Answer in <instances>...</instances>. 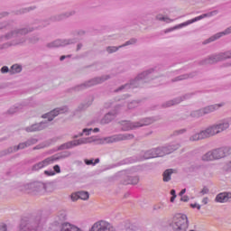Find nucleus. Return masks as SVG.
<instances>
[{
	"label": "nucleus",
	"mask_w": 231,
	"mask_h": 231,
	"mask_svg": "<svg viewBox=\"0 0 231 231\" xmlns=\"http://www.w3.org/2000/svg\"><path fill=\"white\" fill-rule=\"evenodd\" d=\"M71 15H75V11L55 14L51 16L50 19L39 22L38 26H27L23 28H15V23L14 21L0 23V30H10L7 34L0 39L8 40L12 39V37H17L18 35H28V33H32V32H35V30L46 28V26H49L51 23H59L60 21H64V19H68V17H71Z\"/></svg>",
	"instance_id": "f257e3e1"
},
{
	"label": "nucleus",
	"mask_w": 231,
	"mask_h": 231,
	"mask_svg": "<svg viewBox=\"0 0 231 231\" xmlns=\"http://www.w3.org/2000/svg\"><path fill=\"white\" fill-rule=\"evenodd\" d=\"M152 73H154V69H149L139 73L137 77L134 79H131L129 83H126L116 89V93H118V91H122L124 89H131V88H142L143 83L147 82V79H149Z\"/></svg>",
	"instance_id": "f03ea898"
},
{
	"label": "nucleus",
	"mask_w": 231,
	"mask_h": 231,
	"mask_svg": "<svg viewBox=\"0 0 231 231\" xmlns=\"http://www.w3.org/2000/svg\"><path fill=\"white\" fill-rule=\"evenodd\" d=\"M180 144H168L166 146H162L158 148H153L146 151L143 153L144 160H151V158H158L162 156H165L167 154H171L174 152V151H178Z\"/></svg>",
	"instance_id": "7ed1b4c3"
},
{
	"label": "nucleus",
	"mask_w": 231,
	"mask_h": 231,
	"mask_svg": "<svg viewBox=\"0 0 231 231\" xmlns=\"http://www.w3.org/2000/svg\"><path fill=\"white\" fill-rule=\"evenodd\" d=\"M229 154H231V148L223 146L207 152L201 156L200 160L201 162H216L217 160H222V158H226Z\"/></svg>",
	"instance_id": "20e7f679"
},
{
	"label": "nucleus",
	"mask_w": 231,
	"mask_h": 231,
	"mask_svg": "<svg viewBox=\"0 0 231 231\" xmlns=\"http://www.w3.org/2000/svg\"><path fill=\"white\" fill-rule=\"evenodd\" d=\"M154 122H156L154 117H146L136 122L121 121L119 124L121 125V130L123 131H134V129H140V127L151 125V124H154Z\"/></svg>",
	"instance_id": "39448f33"
},
{
	"label": "nucleus",
	"mask_w": 231,
	"mask_h": 231,
	"mask_svg": "<svg viewBox=\"0 0 231 231\" xmlns=\"http://www.w3.org/2000/svg\"><path fill=\"white\" fill-rule=\"evenodd\" d=\"M170 226L173 231H187V228H189V217L185 214L178 213L172 217Z\"/></svg>",
	"instance_id": "423d86ee"
},
{
	"label": "nucleus",
	"mask_w": 231,
	"mask_h": 231,
	"mask_svg": "<svg viewBox=\"0 0 231 231\" xmlns=\"http://www.w3.org/2000/svg\"><path fill=\"white\" fill-rule=\"evenodd\" d=\"M7 33L0 36V42H3V41H7L6 38L1 39V37H5V35H7ZM24 35H26V34H19L18 36H14V37L8 39V41L14 39L12 42L11 46H19V44H24V42H26V41H28L29 44H37V42H39V37L31 36L29 38H26V36H24Z\"/></svg>",
	"instance_id": "0eeeda50"
},
{
	"label": "nucleus",
	"mask_w": 231,
	"mask_h": 231,
	"mask_svg": "<svg viewBox=\"0 0 231 231\" xmlns=\"http://www.w3.org/2000/svg\"><path fill=\"white\" fill-rule=\"evenodd\" d=\"M226 59H231V51L213 54L199 61V64L200 66H207V64H216L217 62H221L222 60H226Z\"/></svg>",
	"instance_id": "6e6552de"
},
{
	"label": "nucleus",
	"mask_w": 231,
	"mask_h": 231,
	"mask_svg": "<svg viewBox=\"0 0 231 231\" xmlns=\"http://www.w3.org/2000/svg\"><path fill=\"white\" fill-rule=\"evenodd\" d=\"M111 79L110 75H104L101 77L94 78L83 84L77 85L73 88L74 91H82L84 89H88V88H91L93 86H97V84H102L103 82H106V80H109Z\"/></svg>",
	"instance_id": "1a4fd4ad"
},
{
	"label": "nucleus",
	"mask_w": 231,
	"mask_h": 231,
	"mask_svg": "<svg viewBox=\"0 0 231 231\" xmlns=\"http://www.w3.org/2000/svg\"><path fill=\"white\" fill-rule=\"evenodd\" d=\"M228 127H230V121H228V119H223L218 123L212 125L207 128L209 138L211 136H216V134H219V133H223V131H226Z\"/></svg>",
	"instance_id": "9d476101"
},
{
	"label": "nucleus",
	"mask_w": 231,
	"mask_h": 231,
	"mask_svg": "<svg viewBox=\"0 0 231 231\" xmlns=\"http://www.w3.org/2000/svg\"><path fill=\"white\" fill-rule=\"evenodd\" d=\"M219 107H223V104L210 105L199 110L192 111L190 116H192V118H201V116H205V115H210V113L217 111Z\"/></svg>",
	"instance_id": "9b49d317"
},
{
	"label": "nucleus",
	"mask_w": 231,
	"mask_h": 231,
	"mask_svg": "<svg viewBox=\"0 0 231 231\" xmlns=\"http://www.w3.org/2000/svg\"><path fill=\"white\" fill-rule=\"evenodd\" d=\"M216 14H217V11H212L210 13L201 14V15L197 16L191 20H188L187 22H184L175 27L166 29L164 31V33H169L170 32H174V30H178V28H183V26H189V24H192L193 23H198V21H201V19H205V17H212V15H216Z\"/></svg>",
	"instance_id": "f8f14e48"
},
{
	"label": "nucleus",
	"mask_w": 231,
	"mask_h": 231,
	"mask_svg": "<svg viewBox=\"0 0 231 231\" xmlns=\"http://www.w3.org/2000/svg\"><path fill=\"white\" fill-rule=\"evenodd\" d=\"M89 231H116L111 223L106 220H99L93 224Z\"/></svg>",
	"instance_id": "ddd939ff"
},
{
	"label": "nucleus",
	"mask_w": 231,
	"mask_h": 231,
	"mask_svg": "<svg viewBox=\"0 0 231 231\" xmlns=\"http://www.w3.org/2000/svg\"><path fill=\"white\" fill-rule=\"evenodd\" d=\"M134 138V134H118L106 138V142L107 143H115L116 142H125L126 140H133Z\"/></svg>",
	"instance_id": "4468645a"
},
{
	"label": "nucleus",
	"mask_w": 231,
	"mask_h": 231,
	"mask_svg": "<svg viewBox=\"0 0 231 231\" xmlns=\"http://www.w3.org/2000/svg\"><path fill=\"white\" fill-rule=\"evenodd\" d=\"M25 189H27V192L29 194H40V192H42L46 190V186L42 182H32L30 184H27L25 186Z\"/></svg>",
	"instance_id": "2eb2a0df"
},
{
	"label": "nucleus",
	"mask_w": 231,
	"mask_h": 231,
	"mask_svg": "<svg viewBox=\"0 0 231 231\" xmlns=\"http://www.w3.org/2000/svg\"><path fill=\"white\" fill-rule=\"evenodd\" d=\"M77 39H64V40H55L51 42L47 43V48H60L62 46H68L69 44H75Z\"/></svg>",
	"instance_id": "dca6fc26"
},
{
	"label": "nucleus",
	"mask_w": 231,
	"mask_h": 231,
	"mask_svg": "<svg viewBox=\"0 0 231 231\" xmlns=\"http://www.w3.org/2000/svg\"><path fill=\"white\" fill-rule=\"evenodd\" d=\"M88 139L81 138L78 140H73L67 142L59 146L58 151H64L66 149H73V147H77L78 145H82L84 143H88Z\"/></svg>",
	"instance_id": "f3484780"
},
{
	"label": "nucleus",
	"mask_w": 231,
	"mask_h": 231,
	"mask_svg": "<svg viewBox=\"0 0 231 231\" xmlns=\"http://www.w3.org/2000/svg\"><path fill=\"white\" fill-rule=\"evenodd\" d=\"M39 223L35 220H23L20 224L19 231H37Z\"/></svg>",
	"instance_id": "a211bd4d"
},
{
	"label": "nucleus",
	"mask_w": 231,
	"mask_h": 231,
	"mask_svg": "<svg viewBox=\"0 0 231 231\" xmlns=\"http://www.w3.org/2000/svg\"><path fill=\"white\" fill-rule=\"evenodd\" d=\"M64 113H68V106L55 108L51 112L42 116V118H48V122H51L55 116H59V115H62Z\"/></svg>",
	"instance_id": "6ab92c4d"
},
{
	"label": "nucleus",
	"mask_w": 231,
	"mask_h": 231,
	"mask_svg": "<svg viewBox=\"0 0 231 231\" xmlns=\"http://www.w3.org/2000/svg\"><path fill=\"white\" fill-rule=\"evenodd\" d=\"M192 97V94H185L182 97H176L172 100L167 101L162 104V107H171V106H178V104H181L184 100H189Z\"/></svg>",
	"instance_id": "aec40b11"
},
{
	"label": "nucleus",
	"mask_w": 231,
	"mask_h": 231,
	"mask_svg": "<svg viewBox=\"0 0 231 231\" xmlns=\"http://www.w3.org/2000/svg\"><path fill=\"white\" fill-rule=\"evenodd\" d=\"M47 124L48 122L35 123L33 125H31L30 126L25 127L24 131H26V133H37L39 131L46 129Z\"/></svg>",
	"instance_id": "412c9836"
},
{
	"label": "nucleus",
	"mask_w": 231,
	"mask_h": 231,
	"mask_svg": "<svg viewBox=\"0 0 231 231\" xmlns=\"http://www.w3.org/2000/svg\"><path fill=\"white\" fill-rule=\"evenodd\" d=\"M207 138H210V135L208 130L206 128L205 130L191 135L189 137V142H199V140H205Z\"/></svg>",
	"instance_id": "4be33fe9"
},
{
	"label": "nucleus",
	"mask_w": 231,
	"mask_h": 231,
	"mask_svg": "<svg viewBox=\"0 0 231 231\" xmlns=\"http://www.w3.org/2000/svg\"><path fill=\"white\" fill-rule=\"evenodd\" d=\"M231 33V26L226 28L225 31L218 32L213 36H211L209 39L203 42V44H208L209 42H214V41H217V39H221L223 35H230Z\"/></svg>",
	"instance_id": "5701e85b"
},
{
	"label": "nucleus",
	"mask_w": 231,
	"mask_h": 231,
	"mask_svg": "<svg viewBox=\"0 0 231 231\" xmlns=\"http://www.w3.org/2000/svg\"><path fill=\"white\" fill-rule=\"evenodd\" d=\"M53 163V159L51 157H48L43 161L34 164L32 168V171H41V169H44V167H48V165H51Z\"/></svg>",
	"instance_id": "b1692460"
},
{
	"label": "nucleus",
	"mask_w": 231,
	"mask_h": 231,
	"mask_svg": "<svg viewBox=\"0 0 231 231\" xmlns=\"http://www.w3.org/2000/svg\"><path fill=\"white\" fill-rule=\"evenodd\" d=\"M228 199H231V193L223 192L217 195L215 201L217 203H227Z\"/></svg>",
	"instance_id": "393cba45"
},
{
	"label": "nucleus",
	"mask_w": 231,
	"mask_h": 231,
	"mask_svg": "<svg viewBox=\"0 0 231 231\" xmlns=\"http://www.w3.org/2000/svg\"><path fill=\"white\" fill-rule=\"evenodd\" d=\"M116 115H118V113H116V111H115V110L112 112H108L102 118L101 124H109V123L113 122V120H115V118H116Z\"/></svg>",
	"instance_id": "a878e982"
},
{
	"label": "nucleus",
	"mask_w": 231,
	"mask_h": 231,
	"mask_svg": "<svg viewBox=\"0 0 231 231\" xmlns=\"http://www.w3.org/2000/svg\"><path fill=\"white\" fill-rule=\"evenodd\" d=\"M60 231H83V230L75 225L66 222L61 225Z\"/></svg>",
	"instance_id": "bb28decb"
},
{
	"label": "nucleus",
	"mask_w": 231,
	"mask_h": 231,
	"mask_svg": "<svg viewBox=\"0 0 231 231\" xmlns=\"http://www.w3.org/2000/svg\"><path fill=\"white\" fill-rule=\"evenodd\" d=\"M140 181L139 176H127L125 179L124 184L125 185H138Z\"/></svg>",
	"instance_id": "cd10ccee"
},
{
	"label": "nucleus",
	"mask_w": 231,
	"mask_h": 231,
	"mask_svg": "<svg viewBox=\"0 0 231 231\" xmlns=\"http://www.w3.org/2000/svg\"><path fill=\"white\" fill-rule=\"evenodd\" d=\"M193 77H196V72H191L189 74H183L180 76H178L171 79V82H180V80H187V79H193Z\"/></svg>",
	"instance_id": "c85d7f7f"
},
{
	"label": "nucleus",
	"mask_w": 231,
	"mask_h": 231,
	"mask_svg": "<svg viewBox=\"0 0 231 231\" xmlns=\"http://www.w3.org/2000/svg\"><path fill=\"white\" fill-rule=\"evenodd\" d=\"M69 156H71V152H61L60 154L52 155V156H51V158L52 159V162H57L58 160H62L64 158H69Z\"/></svg>",
	"instance_id": "c756f323"
},
{
	"label": "nucleus",
	"mask_w": 231,
	"mask_h": 231,
	"mask_svg": "<svg viewBox=\"0 0 231 231\" xmlns=\"http://www.w3.org/2000/svg\"><path fill=\"white\" fill-rule=\"evenodd\" d=\"M174 172L173 169H168L166 170L163 173H162V177H163V181L164 182H169L171 181V176H172Z\"/></svg>",
	"instance_id": "7c9ffc66"
},
{
	"label": "nucleus",
	"mask_w": 231,
	"mask_h": 231,
	"mask_svg": "<svg viewBox=\"0 0 231 231\" xmlns=\"http://www.w3.org/2000/svg\"><path fill=\"white\" fill-rule=\"evenodd\" d=\"M23 71V66L14 64L12 65L10 69V75H15L16 73H21Z\"/></svg>",
	"instance_id": "2f4dec72"
},
{
	"label": "nucleus",
	"mask_w": 231,
	"mask_h": 231,
	"mask_svg": "<svg viewBox=\"0 0 231 231\" xmlns=\"http://www.w3.org/2000/svg\"><path fill=\"white\" fill-rule=\"evenodd\" d=\"M23 107L24 106L23 105H17V106L11 107L7 113H8V115H15V113H19V111L23 110Z\"/></svg>",
	"instance_id": "473e14b6"
},
{
	"label": "nucleus",
	"mask_w": 231,
	"mask_h": 231,
	"mask_svg": "<svg viewBox=\"0 0 231 231\" xmlns=\"http://www.w3.org/2000/svg\"><path fill=\"white\" fill-rule=\"evenodd\" d=\"M26 147H28L26 142L20 143L18 145L11 146V148L13 149V152H17V151L26 149Z\"/></svg>",
	"instance_id": "72a5a7b5"
},
{
	"label": "nucleus",
	"mask_w": 231,
	"mask_h": 231,
	"mask_svg": "<svg viewBox=\"0 0 231 231\" xmlns=\"http://www.w3.org/2000/svg\"><path fill=\"white\" fill-rule=\"evenodd\" d=\"M91 131H93L94 133H98L100 131V129L95 128L93 130V128H84L83 132L81 134H79V136H83L84 133H85L86 136H89Z\"/></svg>",
	"instance_id": "f704fd0d"
},
{
	"label": "nucleus",
	"mask_w": 231,
	"mask_h": 231,
	"mask_svg": "<svg viewBox=\"0 0 231 231\" xmlns=\"http://www.w3.org/2000/svg\"><path fill=\"white\" fill-rule=\"evenodd\" d=\"M78 196L79 197V199H83L84 201L89 199V192L88 191H78Z\"/></svg>",
	"instance_id": "c9c22d12"
},
{
	"label": "nucleus",
	"mask_w": 231,
	"mask_h": 231,
	"mask_svg": "<svg viewBox=\"0 0 231 231\" xmlns=\"http://www.w3.org/2000/svg\"><path fill=\"white\" fill-rule=\"evenodd\" d=\"M156 21H162L163 23H172V19L163 16V14H157L155 16Z\"/></svg>",
	"instance_id": "e433bc0d"
},
{
	"label": "nucleus",
	"mask_w": 231,
	"mask_h": 231,
	"mask_svg": "<svg viewBox=\"0 0 231 231\" xmlns=\"http://www.w3.org/2000/svg\"><path fill=\"white\" fill-rule=\"evenodd\" d=\"M138 40L136 38H131L129 41L125 42L124 44L119 45V48H125V46H131L133 44H136Z\"/></svg>",
	"instance_id": "4c0bfd02"
},
{
	"label": "nucleus",
	"mask_w": 231,
	"mask_h": 231,
	"mask_svg": "<svg viewBox=\"0 0 231 231\" xmlns=\"http://www.w3.org/2000/svg\"><path fill=\"white\" fill-rule=\"evenodd\" d=\"M13 152H14V150L11 146V147L0 152V158H3L4 156H8V154H13Z\"/></svg>",
	"instance_id": "58836bf2"
},
{
	"label": "nucleus",
	"mask_w": 231,
	"mask_h": 231,
	"mask_svg": "<svg viewBox=\"0 0 231 231\" xmlns=\"http://www.w3.org/2000/svg\"><path fill=\"white\" fill-rule=\"evenodd\" d=\"M120 45L118 47L116 46H108L106 47V51L107 53H116V51H118V50H120Z\"/></svg>",
	"instance_id": "ea45409f"
},
{
	"label": "nucleus",
	"mask_w": 231,
	"mask_h": 231,
	"mask_svg": "<svg viewBox=\"0 0 231 231\" xmlns=\"http://www.w3.org/2000/svg\"><path fill=\"white\" fill-rule=\"evenodd\" d=\"M37 6H30L27 8L21 9L20 11L17 12V14H28V12H32V10H35Z\"/></svg>",
	"instance_id": "a19ab883"
},
{
	"label": "nucleus",
	"mask_w": 231,
	"mask_h": 231,
	"mask_svg": "<svg viewBox=\"0 0 231 231\" xmlns=\"http://www.w3.org/2000/svg\"><path fill=\"white\" fill-rule=\"evenodd\" d=\"M37 142H39V140H37L35 138H30L27 141H25V143H26L27 147H31V145H35V143H37Z\"/></svg>",
	"instance_id": "79ce46f5"
},
{
	"label": "nucleus",
	"mask_w": 231,
	"mask_h": 231,
	"mask_svg": "<svg viewBox=\"0 0 231 231\" xmlns=\"http://www.w3.org/2000/svg\"><path fill=\"white\" fill-rule=\"evenodd\" d=\"M184 133H187V129L182 128L180 130H175L172 134L173 136H180V134H184Z\"/></svg>",
	"instance_id": "37998d69"
},
{
	"label": "nucleus",
	"mask_w": 231,
	"mask_h": 231,
	"mask_svg": "<svg viewBox=\"0 0 231 231\" xmlns=\"http://www.w3.org/2000/svg\"><path fill=\"white\" fill-rule=\"evenodd\" d=\"M224 169H225V171H226L227 172H231V161L227 162L224 165Z\"/></svg>",
	"instance_id": "c03bdc74"
},
{
	"label": "nucleus",
	"mask_w": 231,
	"mask_h": 231,
	"mask_svg": "<svg viewBox=\"0 0 231 231\" xmlns=\"http://www.w3.org/2000/svg\"><path fill=\"white\" fill-rule=\"evenodd\" d=\"M138 106V102L133 101L130 104H128V109H134Z\"/></svg>",
	"instance_id": "a18cd8bd"
},
{
	"label": "nucleus",
	"mask_w": 231,
	"mask_h": 231,
	"mask_svg": "<svg viewBox=\"0 0 231 231\" xmlns=\"http://www.w3.org/2000/svg\"><path fill=\"white\" fill-rule=\"evenodd\" d=\"M71 199L73 201H77V199H80V198L79 197V191L76 192V193H72L71 196H70Z\"/></svg>",
	"instance_id": "49530a36"
},
{
	"label": "nucleus",
	"mask_w": 231,
	"mask_h": 231,
	"mask_svg": "<svg viewBox=\"0 0 231 231\" xmlns=\"http://www.w3.org/2000/svg\"><path fill=\"white\" fill-rule=\"evenodd\" d=\"M153 210H163V204H155L153 206Z\"/></svg>",
	"instance_id": "de8ad7c7"
},
{
	"label": "nucleus",
	"mask_w": 231,
	"mask_h": 231,
	"mask_svg": "<svg viewBox=\"0 0 231 231\" xmlns=\"http://www.w3.org/2000/svg\"><path fill=\"white\" fill-rule=\"evenodd\" d=\"M53 172H56L57 174H60V166H59V164H56L53 166Z\"/></svg>",
	"instance_id": "09e8293b"
},
{
	"label": "nucleus",
	"mask_w": 231,
	"mask_h": 231,
	"mask_svg": "<svg viewBox=\"0 0 231 231\" xmlns=\"http://www.w3.org/2000/svg\"><path fill=\"white\" fill-rule=\"evenodd\" d=\"M208 192H209V189H208V188H207V186H205V187L200 190V194H201L202 196H205V194H208Z\"/></svg>",
	"instance_id": "8fccbe9b"
},
{
	"label": "nucleus",
	"mask_w": 231,
	"mask_h": 231,
	"mask_svg": "<svg viewBox=\"0 0 231 231\" xmlns=\"http://www.w3.org/2000/svg\"><path fill=\"white\" fill-rule=\"evenodd\" d=\"M1 73H10V69H8V66L2 67Z\"/></svg>",
	"instance_id": "3c124183"
},
{
	"label": "nucleus",
	"mask_w": 231,
	"mask_h": 231,
	"mask_svg": "<svg viewBox=\"0 0 231 231\" xmlns=\"http://www.w3.org/2000/svg\"><path fill=\"white\" fill-rule=\"evenodd\" d=\"M93 159H85V163H86V165H95V163L93 162Z\"/></svg>",
	"instance_id": "603ef678"
},
{
	"label": "nucleus",
	"mask_w": 231,
	"mask_h": 231,
	"mask_svg": "<svg viewBox=\"0 0 231 231\" xmlns=\"http://www.w3.org/2000/svg\"><path fill=\"white\" fill-rule=\"evenodd\" d=\"M44 174L46 175V176H55V171H44Z\"/></svg>",
	"instance_id": "864d4df0"
},
{
	"label": "nucleus",
	"mask_w": 231,
	"mask_h": 231,
	"mask_svg": "<svg viewBox=\"0 0 231 231\" xmlns=\"http://www.w3.org/2000/svg\"><path fill=\"white\" fill-rule=\"evenodd\" d=\"M191 208H198V210H201V206L199 204H190Z\"/></svg>",
	"instance_id": "5fc2aeb1"
},
{
	"label": "nucleus",
	"mask_w": 231,
	"mask_h": 231,
	"mask_svg": "<svg viewBox=\"0 0 231 231\" xmlns=\"http://www.w3.org/2000/svg\"><path fill=\"white\" fill-rule=\"evenodd\" d=\"M180 201H184V203H187V201H189V196H181Z\"/></svg>",
	"instance_id": "6e6d98bb"
},
{
	"label": "nucleus",
	"mask_w": 231,
	"mask_h": 231,
	"mask_svg": "<svg viewBox=\"0 0 231 231\" xmlns=\"http://www.w3.org/2000/svg\"><path fill=\"white\" fill-rule=\"evenodd\" d=\"M202 203L204 204V205H207L208 203V198H204L203 199H202Z\"/></svg>",
	"instance_id": "4d7b16f0"
},
{
	"label": "nucleus",
	"mask_w": 231,
	"mask_h": 231,
	"mask_svg": "<svg viewBox=\"0 0 231 231\" xmlns=\"http://www.w3.org/2000/svg\"><path fill=\"white\" fill-rule=\"evenodd\" d=\"M187 192V189H181V191L180 192L179 196H183V194H185Z\"/></svg>",
	"instance_id": "13d9d810"
},
{
	"label": "nucleus",
	"mask_w": 231,
	"mask_h": 231,
	"mask_svg": "<svg viewBox=\"0 0 231 231\" xmlns=\"http://www.w3.org/2000/svg\"><path fill=\"white\" fill-rule=\"evenodd\" d=\"M82 43H79L78 45H77V51H79V50H82Z\"/></svg>",
	"instance_id": "bf43d9fd"
},
{
	"label": "nucleus",
	"mask_w": 231,
	"mask_h": 231,
	"mask_svg": "<svg viewBox=\"0 0 231 231\" xmlns=\"http://www.w3.org/2000/svg\"><path fill=\"white\" fill-rule=\"evenodd\" d=\"M6 46H8V43H5L3 45H0V50H5V48H6Z\"/></svg>",
	"instance_id": "052dcab7"
},
{
	"label": "nucleus",
	"mask_w": 231,
	"mask_h": 231,
	"mask_svg": "<svg viewBox=\"0 0 231 231\" xmlns=\"http://www.w3.org/2000/svg\"><path fill=\"white\" fill-rule=\"evenodd\" d=\"M0 231H6V226H0Z\"/></svg>",
	"instance_id": "680f3d73"
},
{
	"label": "nucleus",
	"mask_w": 231,
	"mask_h": 231,
	"mask_svg": "<svg viewBox=\"0 0 231 231\" xmlns=\"http://www.w3.org/2000/svg\"><path fill=\"white\" fill-rule=\"evenodd\" d=\"M175 199H176V196H171L170 201H171V203H174V200H175Z\"/></svg>",
	"instance_id": "e2e57ef3"
},
{
	"label": "nucleus",
	"mask_w": 231,
	"mask_h": 231,
	"mask_svg": "<svg viewBox=\"0 0 231 231\" xmlns=\"http://www.w3.org/2000/svg\"><path fill=\"white\" fill-rule=\"evenodd\" d=\"M171 196H176V190L175 189H171Z\"/></svg>",
	"instance_id": "0e129e2a"
},
{
	"label": "nucleus",
	"mask_w": 231,
	"mask_h": 231,
	"mask_svg": "<svg viewBox=\"0 0 231 231\" xmlns=\"http://www.w3.org/2000/svg\"><path fill=\"white\" fill-rule=\"evenodd\" d=\"M95 165H97V163H100V159H96L95 162H94Z\"/></svg>",
	"instance_id": "69168bd1"
},
{
	"label": "nucleus",
	"mask_w": 231,
	"mask_h": 231,
	"mask_svg": "<svg viewBox=\"0 0 231 231\" xmlns=\"http://www.w3.org/2000/svg\"><path fill=\"white\" fill-rule=\"evenodd\" d=\"M0 15H1V17H6V15H8V13H3Z\"/></svg>",
	"instance_id": "338daca9"
},
{
	"label": "nucleus",
	"mask_w": 231,
	"mask_h": 231,
	"mask_svg": "<svg viewBox=\"0 0 231 231\" xmlns=\"http://www.w3.org/2000/svg\"><path fill=\"white\" fill-rule=\"evenodd\" d=\"M66 59V55H63L60 58V60H64Z\"/></svg>",
	"instance_id": "774afa93"
}]
</instances>
